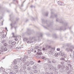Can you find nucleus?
I'll return each instance as SVG.
<instances>
[{
    "label": "nucleus",
    "instance_id": "45",
    "mask_svg": "<svg viewBox=\"0 0 74 74\" xmlns=\"http://www.w3.org/2000/svg\"><path fill=\"white\" fill-rule=\"evenodd\" d=\"M41 59H45V57L44 56H42L41 57Z\"/></svg>",
    "mask_w": 74,
    "mask_h": 74
},
{
    "label": "nucleus",
    "instance_id": "17",
    "mask_svg": "<svg viewBox=\"0 0 74 74\" xmlns=\"http://www.w3.org/2000/svg\"><path fill=\"white\" fill-rule=\"evenodd\" d=\"M34 62L31 61L29 62V64H31V65H33V64H34Z\"/></svg>",
    "mask_w": 74,
    "mask_h": 74
},
{
    "label": "nucleus",
    "instance_id": "6",
    "mask_svg": "<svg viewBox=\"0 0 74 74\" xmlns=\"http://www.w3.org/2000/svg\"><path fill=\"white\" fill-rule=\"evenodd\" d=\"M49 54H52V53H53V51L54 49L53 48H51V47L50 46V47L49 48Z\"/></svg>",
    "mask_w": 74,
    "mask_h": 74
},
{
    "label": "nucleus",
    "instance_id": "46",
    "mask_svg": "<svg viewBox=\"0 0 74 74\" xmlns=\"http://www.w3.org/2000/svg\"><path fill=\"white\" fill-rule=\"evenodd\" d=\"M2 37L3 38H5V35H2Z\"/></svg>",
    "mask_w": 74,
    "mask_h": 74
},
{
    "label": "nucleus",
    "instance_id": "52",
    "mask_svg": "<svg viewBox=\"0 0 74 74\" xmlns=\"http://www.w3.org/2000/svg\"><path fill=\"white\" fill-rule=\"evenodd\" d=\"M54 74H58V72L57 71H56L55 72Z\"/></svg>",
    "mask_w": 74,
    "mask_h": 74
},
{
    "label": "nucleus",
    "instance_id": "43",
    "mask_svg": "<svg viewBox=\"0 0 74 74\" xmlns=\"http://www.w3.org/2000/svg\"><path fill=\"white\" fill-rule=\"evenodd\" d=\"M65 62H67V63H70V60H65Z\"/></svg>",
    "mask_w": 74,
    "mask_h": 74
},
{
    "label": "nucleus",
    "instance_id": "42",
    "mask_svg": "<svg viewBox=\"0 0 74 74\" xmlns=\"http://www.w3.org/2000/svg\"><path fill=\"white\" fill-rule=\"evenodd\" d=\"M45 15L46 16H48V12H46L45 13Z\"/></svg>",
    "mask_w": 74,
    "mask_h": 74
},
{
    "label": "nucleus",
    "instance_id": "63",
    "mask_svg": "<svg viewBox=\"0 0 74 74\" xmlns=\"http://www.w3.org/2000/svg\"><path fill=\"white\" fill-rule=\"evenodd\" d=\"M38 63H40L41 62V61H40V60H38Z\"/></svg>",
    "mask_w": 74,
    "mask_h": 74
},
{
    "label": "nucleus",
    "instance_id": "8",
    "mask_svg": "<svg viewBox=\"0 0 74 74\" xmlns=\"http://www.w3.org/2000/svg\"><path fill=\"white\" fill-rule=\"evenodd\" d=\"M61 56L64 58H65L67 60V56L66 55V53L64 52H63L61 53Z\"/></svg>",
    "mask_w": 74,
    "mask_h": 74
},
{
    "label": "nucleus",
    "instance_id": "58",
    "mask_svg": "<svg viewBox=\"0 0 74 74\" xmlns=\"http://www.w3.org/2000/svg\"><path fill=\"white\" fill-rule=\"evenodd\" d=\"M36 57V58H40V57H38V56H37Z\"/></svg>",
    "mask_w": 74,
    "mask_h": 74
},
{
    "label": "nucleus",
    "instance_id": "2",
    "mask_svg": "<svg viewBox=\"0 0 74 74\" xmlns=\"http://www.w3.org/2000/svg\"><path fill=\"white\" fill-rule=\"evenodd\" d=\"M51 46H46L45 47H43L42 49V50L45 52H48V49H49V48Z\"/></svg>",
    "mask_w": 74,
    "mask_h": 74
},
{
    "label": "nucleus",
    "instance_id": "54",
    "mask_svg": "<svg viewBox=\"0 0 74 74\" xmlns=\"http://www.w3.org/2000/svg\"><path fill=\"white\" fill-rule=\"evenodd\" d=\"M57 50L58 51H60V48H57Z\"/></svg>",
    "mask_w": 74,
    "mask_h": 74
},
{
    "label": "nucleus",
    "instance_id": "50",
    "mask_svg": "<svg viewBox=\"0 0 74 74\" xmlns=\"http://www.w3.org/2000/svg\"><path fill=\"white\" fill-rule=\"evenodd\" d=\"M30 69H31V68L30 67H29L27 68L28 70H30Z\"/></svg>",
    "mask_w": 74,
    "mask_h": 74
},
{
    "label": "nucleus",
    "instance_id": "19",
    "mask_svg": "<svg viewBox=\"0 0 74 74\" xmlns=\"http://www.w3.org/2000/svg\"><path fill=\"white\" fill-rule=\"evenodd\" d=\"M60 59H62V60H64L65 61V60H68V59L67 58H67H60Z\"/></svg>",
    "mask_w": 74,
    "mask_h": 74
},
{
    "label": "nucleus",
    "instance_id": "40",
    "mask_svg": "<svg viewBox=\"0 0 74 74\" xmlns=\"http://www.w3.org/2000/svg\"><path fill=\"white\" fill-rule=\"evenodd\" d=\"M66 69L67 70H69V67L66 66Z\"/></svg>",
    "mask_w": 74,
    "mask_h": 74
},
{
    "label": "nucleus",
    "instance_id": "9",
    "mask_svg": "<svg viewBox=\"0 0 74 74\" xmlns=\"http://www.w3.org/2000/svg\"><path fill=\"white\" fill-rule=\"evenodd\" d=\"M7 50V48L6 47L4 49H2L0 50V53H1V52H3L4 51H6Z\"/></svg>",
    "mask_w": 74,
    "mask_h": 74
},
{
    "label": "nucleus",
    "instance_id": "62",
    "mask_svg": "<svg viewBox=\"0 0 74 74\" xmlns=\"http://www.w3.org/2000/svg\"><path fill=\"white\" fill-rule=\"evenodd\" d=\"M45 74H49V73H48V72H46Z\"/></svg>",
    "mask_w": 74,
    "mask_h": 74
},
{
    "label": "nucleus",
    "instance_id": "64",
    "mask_svg": "<svg viewBox=\"0 0 74 74\" xmlns=\"http://www.w3.org/2000/svg\"><path fill=\"white\" fill-rule=\"evenodd\" d=\"M18 20H19V18H16V21H18Z\"/></svg>",
    "mask_w": 74,
    "mask_h": 74
},
{
    "label": "nucleus",
    "instance_id": "23",
    "mask_svg": "<svg viewBox=\"0 0 74 74\" xmlns=\"http://www.w3.org/2000/svg\"><path fill=\"white\" fill-rule=\"evenodd\" d=\"M65 66L64 65H62L61 66V68L62 69H65Z\"/></svg>",
    "mask_w": 74,
    "mask_h": 74
},
{
    "label": "nucleus",
    "instance_id": "18",
    "mask_svg": "<svg viewBox=\"0 0 74 74\" xmlns=\"http://www.w3.org/2000/svg\"><path fill=\"white\" fill-rule=\"evenodd\" d=\"M54 56L55 57H58L59 56V53H55L54 54Z\"/></svg>",
    "mask_w": 74,
    "mask_h": 74
},
{
    "label": "nucleus",
    "instance_id": "26",
    "mask_svg": "<svg viewBox=\"0 0 74 74\" xmlns=\"http://www.w3.org/2000/svg\"><path fill=\"white\" fill-rule=\"evenodd\" d=\"M3 68L1 67V68H0V72H2L3 71Z\"/></svg>",
    "mask_w": 74,
    "mask_h": 74
},
{
    "label": "nucleus",
    "instance_id": "12",
    "mask_svg": "<svg viewBox=\"0 0 74 74\" xmlns=\"http://www.w3.org/2000/svg\"><path fill=\"white\" fill-rule=\"evenodd\" d=\"M53 24V22L49 24L47 27H45V26H44V28H45V29H48V27H50V26H51V25H52Z\"/></svg>",
    "mask_w": 74,
    "mask_h": 74
},
{
    "label": "nucleus",
    "instance_id": "27",
    "mask_svg": "<svg viewBox=\"0 0 74 74\" xmlns=\"http://www.w3.org/2000/svg\"><path fill=\"white\" fill-rule=\"evenodd\" d=\"M37 53L38 55H42V52H38Z\"/></svg>",
    "mask_w": 74,
    "mask_h": 74
},
{
    "label": "nucleus",
    "instance_id": "57",
    "mask_svg": "<svg viewBox=\"0 0 74 74\" xmlns=\"http://www.w3.org/2000/svg\"><path fill=\"white\" fill-rule=\"evenodd\" d=\"M9 47H10V48H12V45H10V46H9Z\"/></svg>",
    "mask_w": 74,
    "mask_h": 74
},
{
    "label": "nucleus",
    "instance_id": "49",
    "mask_svg": "<svg viewBox=\"0 0 74 74\" xmlns=\"http://www.w3.org/2000/svg\"><path fill=\"white\" fill-rule=\"evenodd\" d=\"M20 73H22V72H23V69H21L20 70Z\"/></svg>",
    "mask_w": 74,
    "mask_h": 74
},
{
    "label": "nucleus",
    "instance_id": "20",
    "mask_svg": "<svg viewBox=\"0 0 74 74\" xmlns=\"http://www.w3.org/2000/svg\"><path fill=\"white\" fill-rule=\"evenodd\" d=\"M13 63L14 64H16L17 63V62L16 60H15L13 61Z\"/></svg>",
    "mask_w": 74,
    "mask_h": 74
},
{
    "label": "nucleus",
    "instance_id": "48",
    "mask_svg": "<svg viewBox=\"0 0 74 74\" xmlns=\"http://www.w3.org/2000/svg\"><path fill=\"white\" fill-rule=\"evenodd\" d=\"M10 74H15V73L13 72H11L10 73Z\"/></svg>",
    "mask_w": 74,
    "mask_h": 74
},
{
    "label": "nucleus",
    "instance_id": "56",
    "mask_svg": "<svg viewBox=\"0 0 74 74\" xmlns=\"http://www.w3.org/2000/svg\"><path fill=\"white\" fill-rule=\"evenodd\" d=\"M30 42V40H27V43H29Z\"/></svg>",
    "mask_w": 74,
    "mask_h": 74
},
{
    "label": "nucleus",
    "instance_id": "11",
    "mask_svg": "<svg viewBox=\"0 0 74 74\" xmlns=\"http://www.w3.org/2000/svg\"><path fill=\"white\" fill-rule=\"evenodd\" d=\"M16 24V22H15V21H12V24H10V25L11 26V29H12V28L13 27L12 26V25H13V24H14V25H15V24Z\"/></svg>",
    "mask_w": 74,
    "mask_h": 74
},
{
    "label": "nucleus",
    "instance_id": "13",
    "mask_svg": "<svg viewBox=\"0 0 74 74\" xmlns=\"http://www.w3.org/2000/svg\"><path fill=\"white\" fill-rule=\"evenodd\" d=\"M58 4L60 5H64V3L60 1H58Z\"/></svg>",
    "mask_w": 74,
    "mask_h": 74
},
{
    "label": "nucleus",
    "instance_id": "28",
    "mask_svg": "<svg viewBox=\"0 0 74 74\" xmlns=\"http://www.w3.org/2000/svg\"><path fill=\"white\" fill-rule=\"evenodd\" d=\"M23 59H27L28 57L27 56H25L24 58H22Z\"/></svg>",
    "mask_w": 74,
    "mask_h": 74
},
{
    "label": "nucleus",
    "instance_id": "55",
    "mask_svg": "<svg viewBox=\"0 0 74 74\" xmlns=\"http://www.w3.org/2000/svg\"><path fill=\"white\" fill-rule=\"evenodd\" d=\"M40 37H42V33H40Z\"/></svg>",
    "mask_w": 74,
    "mask_h": 74
},
{
    "label": "nucleus",
    "instance_id": "14",
    "mask_svg": "<svg viewBox=\"0 0 74 74\" xmlns=\"http://www.w3.org/2000/svg\"><path fill=\"white\" fill-rule=\"evenodd\" d=\"M24 64L25 65H26L27 66H30V63L28 61H27Z\"/></svg>",
    "mask_w": 74,
    "mask_h": 74
},
{
    "label": "nucleus",
    "instance_id": "5",
    "mask_svg": "<svg viewBox=\"0 0 74 74\" xmlns=\"http://www.w3.org/2000/svg\"><path fill=\"white\" fill-rule=\"evenodd\" d=\"M48 66L50 69V70H52V69H53V71H56V67H53V66L51 65H49Z\"/></svg>",
    "mask_w": 74,
    "mask_h": 74
},
{
    "label": "nucleus",
    "instance_id": "30",
    "mask_svg": "<svg viewBox=\"0 0 74 74\" xmlns=\"http://www.w3.org/2000/svg\"><path fill=\"white\" fill-rule=\"evenodd\" d=\"M33 72H34V73H37V72H38L37 70H34L33 71Z\"/></svg>",
    "mask_w": 74,
    "mask_h": 74
},
{
    "label": "nucleus",
    "instance_id": "32",
    "mask_svg": "<svg viewBox=\"0 0 74 74\" xmlns=\"http://www.w3.org/2000/svg\"><path fill=\"white\" fill-rule=\"evenodd\" d=\"M33 69H37V66L36 65H34L33 66Z\"/></svg>",
    "mask_w": 74,
    "mask_h": 74
},
{
    "label": "nucleus",
    "instance_id": "53",
    "mask_svg": "<svg viewBox=\"0 0 74 74\" xmlns=\"http://www.w3.org/2000/svg\"><path fill=\"white\" fill-rule=\"evenodd\" d=\"M35 38H36V37H32L31 38V39L32 40H33V39H35Z\"/></svg>",
    "mask_w": 74,
    "mask_h": 74
},
{
    "label": "nucleus",
    "instance_id": "1",
    "mask_svg": "<svg viewBox=\"0 0 74 74\" xmlns=\"http://www.w3.org/2000/svg\"><path fill=\"white\" fill-rule=\"evenodd\" d=\"M56 21L57 22H60V23H62L64 25V26H68L69 25V23L67 22H64V21L62 19H59L58 18H56Z\"/></svg>",
    "mask_w": 74,
    "mask_h": 74
},
{
    "label": "nucleus",
    "instance_id": "22",
    "mask_svg": "<svg viewBox=\"0 0 74 74\" xmlns=\"http://www.w3.org/2000/svg\"><path fill=\"white\" fill-rule=\"evenodd\" d=\"M16 44V42H12V45H15Z\"/></svg>",
    "mask_w": 74,
    "mask_h": 74
},
{
    "label": "nucleus",
    "instance_id": "24",
    "mask_svg": "<svg viewBox=\"0 0 74 74\" xmlns=\"http://www.w3.org/2000/svg\"><path fill=\"white\" fill-rule=\"evenodd\" d=\"M60 71L61 73H63V69L61 68L60 69Z\"/></svg>",
    "mask_w": 74,
    "mask_h": 74
},
{
    "label": "nucleus",
    "instance_id": "59",
    "mask_svg": "<svg viewBox=\"0 0 74 74\" xmlns=\"http://www.w3.org/2000/svg\"><path fill=\"white\" fill-rule=\"evenodd\" d=\"M12 34L13 35L12 37H15V36H14V33H12Z\"/></svg>",
    "mask_w": 74,
    "mask_h": 74
},
{
    "label": "nucleus",
    "instance_id": "15",
    "mask_svg": "<svg viewBox=\"0 0 74 74\" xmlns=\"http://www.w3.org/2000/svg\"><path fill=\"white\" fill-rule=\"evenodd\" d=\"M47 60H48V62L49 63H52V59L47 58Z\"/></svg>",
    "mask_w": 74,
    "mask_h": 74
},
{
    "label": "nucleus",
    "instance_id": "51",
    "mask_svg": "<svg viewBox=\"0 0 74 74\" xmlns=\"http://www.w3.org/2000/svg\"><path fill=\"white\" fill-rule=\"evenodd\" d=\"M14 40H15V41H18V38H14Z\"/></svg>",
    "mask_w": 74,
    "mask_h": 74
},
{
    "label": "nucleus",
    "instance_id": "60",
    "mask_svg": "<svg viewBox=\"0 0 74 74\" xmlns=\"http://www.w3.org/2000/svg\"><path fill=\"white\" fill-rule=\"evenodd\" d=\"M18 49H21V47H18Z\"/></svg>",
    "mask_w": 74,
    "mask_h": 74
},
{
    "label": "nucleus",
    "instance_id": "4",
    "mask_svg": "<svg viewBox=\"0 0 74 74\" xmlns=\"http://www.w3.org/2000/svg\"><path fill=\"white\" fill-rule=\"evenodd\" d=\"M73 49H74V47L73 46H71L70 48L68 49L66 48V51H67L68 52H73Z\"/></svg>",
    "mask_w": 74,
    "mask_h": 74
},
{
    "label": "nucleus",
    "instance_id": "34",
    "mask_svg": "<svg viewBox=\"0 0 74 74\" xmlns=\"http://www.w3.org/2000/svg\"><path fill=\"white\" fill-rule=\"evenodd\" d=\"M27 30H28V32H27V33L28 34H30V33H28V32H30V29H28Z\"/></svg>",
    "mask_w": 74,
    "mask_h": 74
},
{
    "label": "nucleus",
    "instance_id": "37",
    "mask_svg": "<svg viewBox=\"0 0 74 74\" xmlns=\"http://www.w3.org/2000/svg\"><path fill=\"white\" fill-rule=\"evenodd\" d=\"M27 38H24L23 39V41H27Z\"/></svg>",
    "mask_w": 74,
    "mask_h": 74
},
{
    "label": "nucleus",
    "instance_id": "21",
    "mask_svg": "<svg viewBox=\"0 0 74 74\" xmlns=\"http://www.w3.org/2000/svg\"><path fill=\"white\" fill-rule=\"evenodd\" d=\"M42 23H46V24H47V23H48V22H45L44 21V19H42Z\"/></svg>",
    "mask_w": 74,
    "mask_h": 74
},
{
    "label": "nucleus",
    "instance_id": "16",
    "mask_svg": "<svg viewBox=\"0 0 74 74\" xmlns=\"http://www.w3.org/2000/svg\"><path fill=\"white\" fill-rule=\"evenodd\" d=\"M14 69H18V66L16 65H15L14 66Z\"/></svg>",
    "mask_w": 74,
    "mask_h": 74
},
{
    "label": "nucleus",
    "instance_id": "33",
    "mask_svg": "<svg viewBox=\"0 0 74 74\" xmlns=\"http://www.w3.org/2000/svg\"><path fill=\"white\" fill-rule=\"evenodd\" d=\"M38 49V46H36L35 47L34 49H35H35Z\"/></svg>",
    "mask_w": 74,
    "mask_h": 74
},
{
    "label": "nucleus",
    "instance_id": "35",
    "mask_svg": "<svg viewBox=\"0 0 74 74\" xmlns=\"http://www.w3.org/2000/svg\"><path fill=\"white\" fill-rule=\"evenodd\" d=\"M34 50H35V49H34V48H31V51L34 52Z\"/></svg>",
    "mask_w": 74,
    "mask_h": 74
},
{
    "label": "nucleus",
    "instance_id": "7",
    "mask_svg": "<svg viewBox=\"0 0 74 74\" xmlns=\"http://www.w3.org/2000/svg\"><path fill=\"white\" fill-rule=\"evenodd\" d=\"M21 60V61H23V64H24L25 63H26L25 62H26V60L25 59H23V58H21L20 59H18V60H19L18 61L19 62H20Z\"/></svg>",
    "mask_w": 74,
    "mask_h": 74
},
{
    "label": "nucleus",
    "instance_id": "25",
    "mask_svg": "<svg viewBox=\"0 0 74 74\" xmlns=\"http://www.w3.org/2000/svg\"><path fill=\"white\" fill-rule=\"evenodd\" d=\"M52 62L53 63H55L56 62V60L53 59L52 60Z\"/></svg>",
    "mask_w": 74,
    "mask_h": 74
},
{
    "label": "nucleus",
    "instance_id": "44",
    "mask_svg": "<svg viewBox=\"0 0 74 74\" xmlns=\"http://www.w3.org/2000/svg\"><path fill=\"white\" fill-rule=\"evenodd\" d=\"M61 64H63V65H64V64H65V63H64V61H62V62H61Z\"/></svg>",
    "mask_w": 74,
    "mask_h": 74
},
{
    "label": "nucleus",
    "instance_id": "3",
    "mask_svg": "<svg viewBox=\"0 0 74 74\" xmlns=\"http://www.w3.org/2000/svg\"><path fill=\"white\" fill-rule=\"evenodd\" d=\"M55 17L57 18V17H58V15H57V14H55L53 12H51L50 18H54Z\"/></svg>",
    "mask_w": 74,
    "mask_h": 74
},
{
    "label": "nucleus",
    "instance_id": "29",
    "mask_svg": "<svg viewBox=\"0 0 74 74\" xmlns=\"http://www.w3.org/2000/svg\"><path fill=\"white\" fill-rule=\"evenodd\" d=\"M5 42H6V41H5V40L4 39L1 42L2 44H4V43H5Z\"/></svg>",
    "mask_w": 74,
    "mask_h": 74
},
{
    "label": "nucleus",
    "instance_id": "47",
    "mask_svg": "<svg viewBox=\"0 0 74 74\" xmlns=\"http://www.w3.org/2000/svg\"><path fill=\"white\" fill-rule=\"evenodd\" d=\"M27 53H31V51H30V50H29L27 51Z\"/></svg>",
    "mask_w": 74,
    "mask_h": 74
},
{
    "label": "nucleus",
    "instance_id": "10",
    "mask_svg": "<svg viewBox=\"0 0 74 74\" xmlns=\"http://www.w3.org/2000/svg\"><path fill=\"white\" fill-rule=\"evenodd\" d=\"M21 64L22 67H23V70H26V66H25V65H24V64H23V63H21Z\"/></svg>",
    "mask_w": 74,
    "mask_h": 74
},
{
    "label": "nucleus",
    "instance_id": "39",
    "mask_svg": "<svg viewBox=\"0 0 74 74\" xmlns=\"http://www.w3.org/2000/svg\"><path fill=\"white\" fill-rule=\"evenodd\" d=\"M60 30H66V28H60Z\"/></svg>",
    "mask_w": 74,
    "mask_h": 74
},
{
    "label": "nucleus",
    "instance_id": "41",
    "mask_svg": "<svg viewBox=\"0 0 74 74\" xmlns=\"http://www.w3.org/2000/svg\"><path fill=\"white\" fill-rule=\"evenodd\" d=\"M60 67L61 68V66L60 65H58V69H60Z\"/></svg>",
    "mask_w": 74,
    "mask_h": 74
},
{
    "label": "nucleus",
    "instance_id": "31",
    "mask_svg": "<svg viewBox=\"0 0 74 74\" xmlns=\"http://www.w3.org/2000/svg\"><path fill=\"white\" fill-rule=\"evenodd\" d=\"M23 73L24 74H27V71L25 70H24L23 71Z\"/></svg>",
    "mask_w": 74,
    "mask_h": 74
},
{
    "label": "nucleus",
    "instance_id": "36",
    "mask_svg": "<svg viewBox=\"0 0 74 74\" xmlns=\"http://www.w3.org/2000/svg\"><path fill=\"white\" fill-rule=\"evenodd\" d=\"M3 46H4V47H7V44L5 43L3 44Z\"/></svg>",
    "mask_w": 74,
    "mask_h": 74
},
{
    "label": "nucleus",
    "instance_id": "38",
    "mask_svg": "<svg viewBox=\"0 0 74 74\" xmlns=\"http://www.w3.org/2000/svg\"><path fill=\"white\" fill-rule=\"evenodd\" d=\"M12 42L11 40H10L9 41V42H8L9 44H12Z\"/></svg>",
    "mask_w": 74,
    "mask_h": 74
},
{
    "label": "nucleus",
    "instance_id": "61",
    "mask_svg": "<svg viewBox=\"0 0 74 74\" xmlns=\"http://www.w3.org/2000/svg\"><path fill=\"white\" fill-rule=\"evenodd\" d=\"M38 52H39L40 51H41V49H38Z\"/></svg>",
    "mask_w": 74,
    "mask_h": 74
}]
</instances>
